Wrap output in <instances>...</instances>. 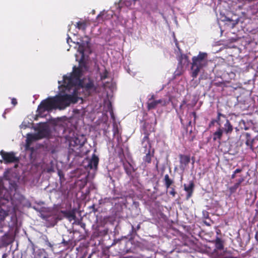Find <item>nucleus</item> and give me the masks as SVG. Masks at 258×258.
<instances>
[{"instance_id": "obj_25", "label": "nucleus", "mask_w": 258, "mask_h": 258, "mask_svg": "<svg viewBox=\"0 0 258 258\" xmlns=\"http://www.w3.org/2000/svg\"><path fill=\"white\" fill-rule=\"evenodd\" d=\"M37 137L35 136V134L34 135H29L27 138L26 147L33 141L38 140Z\"/></svg>"}, {"instance_id": "obj_35", "label": "nucleus", "mask_w": 258, "mask_h": 258, "mask_svg": "<svg viewBox=\"0 0 258 258\" xmlns=\"http://www.w3.org/2000/svg\"><path fill=\"white\" fill-rule=\"evenodd\" d=\"M216 123V120H215L214 119H212V120L211 121L210 123V124H209V126H211L212 125H214V124Z\"/></svg>"}, {"instance_id": "obj_46", "label": "nucleus", "mask_w": 258, "mask_h": 258, "mask_svg": "<svg viewBox=\"0 0 258 258\" xmlns=\"http://www.w3.org/2000/svg\"><path fill=\"white\" fill-rule=\"evenodd\" d=\"M236 23H235V22H233V23H232L233 27H234V25H235V24H236Z\"/></svg>"}, {"instance_id": "obj_30", "label": "nucleus", "mask_w": 258, "mask_h": 258, "mask_svg": "<svg viewBox=\"0 0 258 258\" xmlns=\"http://www.w3.org/2000/svg\"><path fill=\"white\" fill-rule=\"evenodd\" d=\"M170 188H171V190L169 191V194L173 197H175L176 194L175 188L172 187H170Z\"/></svg>"}, {"instance_id": "obj_24", "label": "nucleus", "mask_w": 258, "mask_h": 258, "mask_svg": "<svg viewBox=\"0 0 258 258\" xmlns=\"http://www.w3.org/2000/svg\"><path fill=\"white\" fill-rule=\"evenodd\" d=\"M132 226V231L130 233L131 236L132 238H134L136 235H137V231H138L140 228V224H139L135 228L133 225Z\"/></svg>"}, {"instance_id": "obj_6", "label": "nucleus", "mask_w": 258, "mask_h": 258, "mask_svg": "<svg viewBox=\"0 0 258 258\" xmlns=\"http://www.w3.org/2000/svg\"><path fill=\"white\" fill-rule=\"evenodd\" d=\"M146 104L147 109L150 110L156 109L159 106H165L167 104V102L165 99L155 100V96L153 94L148 96Z\"/></svg>"}, {"instance_id": "obj_48", "label": "nucleus", "mask_w": 258, "mask_h": 258, "mask_svg": "<svg viewBox=\"0 0 258 258\" xmlns=\"http://www.w3.org/2000/svg\"><path fill=\"white\" fill-rule=\"evenodd\" d=\"M228 20L229 21H231V20H230V19H228Z\"/></svg>"}, {"instance_id": "obj_40", "label": "nucleus", "mask_w": 258, "mask_h": 258, "mask_svg": "<svg viewBox=\"0 0 258 258\" xmlns=\"http://www.w3.org/2000/svg\"><path fill=\"white\" fill-rule=\"evenodd\" d=\"M254 238L255 239L256 241L258 242V233H257V231H256V233H255V236H254Z\"/></svg>"}, {"instance_id": "obj_21", "label": "nucleus", "mask_w": 258, "mask_h": 258, "mask_svg": "<svg viewBox=\"0 0 258 258\" xmlns=\"http://www.w3.org/2000/svg\"><path fill=\"white\" fill-rule=\"evenodd\" d=\"M164 182L166 188H169L171 185L173 183V180L170 178L168 174H166L164 176Z\"/></svg>"}, {"instance_id": "obj_37", "label": "nucleus", "mask_w": 258, "mask_h": 258, "mask_svg": "<svg viewBox=\"0 0 258 258\" xmlns=\"http://www.w3.org/2000/svg\"><path fill=\"white\" fill-rule=\"evenodd\" d=\"M242 171V169H240V168H237L236 169H235L234 172V173H240Z\"/></svg>"}, {"instance_id": "obj_43", "label": "nucleus", "mask_w": 258, "mask_h": 258, "mask_svg": "<svg viewBox=\"0 0 258 258\" xmlns=\"http://www.w3.org/2000/svg\"><path fill=\"white\" fill-rule=\"evenodd\" d=\"M92 208H93V211L94 212H97V210L95 208V206L94 205H93L92 206Z\"/></svg>"}, {"instance_id": "obj_4", "label": "nucleus", "mask_w": 258, "mask_h": 258, "mask_svg": "<svg viewBox=\"0 0 258 258\" xmlns=\"http://www.w3.org/2000/svg\"><path fill=\"white\" fill-rule=\"evenodd\" d=\"M75 88L78 89L80 94V90L82 89L85 97L89 96L92 94L96 93L97 91V86L95 85L94 81L89 78L83 79L79 85Z\"/></svg>"}, {"instance_id": "obj_19", "label": "nucleus", "mask_w": 258, "mask_h": 258, "mask_svg": "<svg viewBox=\"0 0 258 258\" xmlns=\"http://www.w3.org/2000/svg\"><path fill=\"white\" fill-rule=\"evenodd\" d=\"M221 117H223L225 118V120L226 118H227L226 115L225 114H222L220 111H218L217 112V116L216 118L214 119L215 120H216V123L218 125L219 127H221V126L222 125V123L224 122L221 120Z\"/></svg>"}, {"instance_id": "obj_45", "label": "nucleus", "mask_w": 258, "mask_h": 258, "mask_svg": "<svg viewBox=\"0 0 258 258\" xmlns=\"http://www.w3.org/2000/svg\"><path fill=\"white\" fill-rule=\"evenodd\" d=\"M176 45L177 47L178 48V50H180V49L179 48L177 43H176Z\"/></svg>"}, {"instance_id": "obj_9", "label": "nucleus", "mask_w": 258, "mask_h": 258, "mask_svg": "<svg viewBox=\"0 0 258 258\" xmlns=\"http://www.w3.org/2000/svg\"><path fill=\"white\" fill-rule=\"evenodd\" d=\"M181 169L184 170L190 162V158L189 155L180 154L179 155Z\"/></svg>"}, {"instance_id": "obj_29", "label": "nucleus", "mask_w": 258, "mask_h": 258, "mask_svg": "<svg viewBox=\"0 0 258 258\" xmlns=\"http://www.w3.org/2000/svg\"><path fill=\"white\" fill-rule=\"evenodd\" d=\"M108 71L105 69L104 71L101 74V80H105L108 77Z\"/></svg>"}, {"instance_id": "obj_50", "label": "nucleus", "mask_w": 258, "mask_h": 258, "mask_svg": "<svg viewBox=\"0 0 258 258\" xmlns=\"http://www.w3.org/2000/svg\"><path fill=\"white\" fill-rule=\"evenodd\" d=\"M257 233H258V230H257Z\"/></svg>"}, {"instance_id": "obj_17", "label": "nucleus", "mask_w": 258, "mask_h": 258, "mask_svg": "<svg viewBox=\"0 0 258 258\" xmlns=\"http://www.w3.org/2000/svg\"><path fill=\"white\" fill-rule=\"evenodd\" d=\"M99 162V158L96 156L95 154H93L92 158L90 160L89 162L88 166L90 167V168H97L98 164Z\"/></svg>"}, {"instance_id": "obj_49", "label": "nucleus", "mask_w": 258, "mask_h": 258, "mask_svg": "<svg viewBox=\"0 0 258 258\" xmlns=\"http://www.w3.org/2000/svg\"><path fill=\"white\" fill-rule=\"evenodd\" d=\"M13 258H14V256H13Z\"/></svg>"}, {"instance_id": "obj_23", "label": "nucleus", "mask_w": 258, "mask_h": 258, "mask_svg": "<svg viewBox=\"0 0 258 258\" xmlns=\"http://www.w3.org/2000/svg\"><path fill=\"white\" fill-rule=\"evenodd\" d=\"M8 215V213L7 211L3 209L0 210V228L3 227L2 222L5 220Z\"/></svg>"}, {"instance_id": "obj_38", "label": "nucleus", "mask_w": 258, "mask_h": 258, "mask_svg": "<svg viewBox=\"0 0 258 258\" xmlns=\"http://www.w3.org/2000/svg\"><path fill=\"white\" fill-rule=\"evenodd\" d=\"M255 207H256V209L255 210V213L257 215H258V200L257 201V202L255 204Z\"/></svg>"}, {"instance_id": "obj_41", "label": "nucleus", "mask_w": 258, "mask_h": 258, "mask_svg": "<svg viewBox=\"0 0 258 258\" xmlns=\"http://www.w3.org/2000/svg\"><path fill=\"white\" fill-rule=\"evenodd\" d=\"M236 177V173H234V172L233 171V174L231 175V179H234Z\"/></svg>"}, {"instance_id": "obj_22", "label": "nucleus", "mask_w": 258, "mask_h": 258, "mask_svg": "<svg viewBox=\"0 0 258 258\" xmlns=\"http://www.w3.org/2000/svg\"><path fill=\"white\" fill-rule=\"evenodd\" d=\"M135 3V0H120L119 5L121 7L125 6L127 8H129L132 6L133 4H134Z\"/></svg>"}, {"instance_id": "obj_1", "label": "nucleus", "mask_w": 258, "mask_h": 258, "mask_svg": "<svg viewBox=\"0 0 258 258\" xmlns=\"http://www.w3.org/2000/svg\"><path fill=\"white\" fill-rule=\"evenodd\" d=\"M80 95L78 89L75 88L71 94L60 93L55 96L57 108L60 110L64 109L71 104L77 103L79 99L82 100V98L80 97Z\"/></svg>"}, {"instance_id": "obj_34", "label": "nucleus", "mask_w": 258, "mask_h": 258, "mask_svg": "<svg viewBox=\"0 0 258 258\" xmlns=\"http://www.w3.org/2000/svg\"><path fill=\"white\" fill-rule=\"evenodd\" d=\"M191 114L193 116V117L194 118V122H196V118H197L196 112L194 111V112L191 113Z\"/></svg>"}, {"instance_id": "obj_42", "label": "nucleus", "mask_w": 258, "mask_h": 258, "mask_svg": "<svg viewBox=\"0 0 258 258\" xmlns=\"http://www.w3.org/2000/svg\"><path fill=\"white\" fill-rule=\"evenodd\" d=\"M58 174L60 178L61 177V176H63V174L61 173L60 171L58 172Z\"/></svg>"}, {"instance_id": "obj_36", "label": "nucleus", "mask_w": 258, "mask_h": 258, "mask_svg": "<svg viewBox=\"0 0 258 258\" xmlns=\"http://www.w3.org/2000/svg\"><path fill=\"white\" fill-rule=\"evenodd\" d=\"M149 140V134H147L146 135V136L143 138V141H148Z\"/></svg>"}, {"instance_id": "obj_27", "label": "nucleus", "mask_w": 258, "mask_h": 258, "mask_svg": "<svg viewBox=\"0 0 258 258\" xmlns=\"http://www.w3.org/2000/svg\"><path fill=\"white\" fill-rule=\"evenodd\" d=\"M240 185L236 182L233 186L229 187V190L231 194L235 192Z\"/></svg>"}, {"instance_id": "obj_31", "label": "nucleus", "mask_w": 258, "mask_h": 258, "mask_svg": "<svg viewBox=\"0 0 258 258\" xmlns=\"http://www.w3.org/2000/svg\"><path fill=\"white\" fill-rule=\"evenodd\" d=\"M245 177L244 176H241L240 178L236 180V182L240 185L244 181Z\"/></svg>"}, {"instance_id": "obj_10", "label": "nucleus", "mask_w": 258, "mask_h": 258, "mask_svg": "<svg viewBox=\"0 0 258 258\" xmlns=\"http://www.w3.org/2000/svg\"><path fill=\"white\" fill-rule=\"evenodd\" d=\"M50 135V130L48 128L43 127L39 129L35 134V136L37 137L38 140L44 138H48Z\"/></svg>"}, {"instance_id": "obj_7", "label": "nucleus", "mask_w": 258, "mask_h": 258, "mask_svg": "<svg viewBox=\"0 0 258 258\" xmlns=\"http://www.w3.org/2000/svg\"><path fill=\"white\" fill-rule=\"evenodd\" d=\"M85 136L83 135H77L72 137L70 141V147L71 149L75 151L76 149H80L86 142Z\"/></svg>"}, {"instance_id": "obj_33", "label": "nucleus", "mask_w": 258, "mask_h": 258, "mask_svg": "<svg viewBox=\"0 0 258 258\" xmlns=\"http://www.w3.org/2000/svg\"><path fill=\"white\" fill-rule=\"evenodd\" d=\"M45 243H46V245H47L48 247H49L50 248L52 249L53 245L48 240H46L45 241Z\"/></svg>"}, {"instance_id": "obj_44", "label": "nucleus", "mask_w": 258, "mask_h": 258, "mask_svg": "<svg viewBox=\"0 0 258 258\" xmlns=\"http://www.w3.org/2000/svg\"><path fill=\"white\" fill-rule=\"evenodd\" d=\"M7 257V253L3 254V255L2 256V258H6Z\"/></svg>"}, {"instance_id": "obj_5", "label": "nucleus", "mask_w": 258, "mask_h": 258, "mask_svg": "<svg viewBox=\"0 0 258 258\" xmlns=\"http://www.w3.org/2000/svg\"><path fill=\"white\" fill-rule=\"evenodd\" d=\"M57 108V104L55 97H48L42 100L38 105L37 112L38 114L41 115L46 111H51Z\"/></svg>"}, {"instance_id": "obj_32", "label": "nucleus", "mask_w": 258, "mask_h": 258, "mask_svg": "<svg viewBox=\"0 0 258 258\" xmlns=\"http://www.w3.org/2000/svg\"><path fill=\"white\" fill-rule=\"evenodd\" d=\"M11 103L12 104L14 105V106H15L17 104V100L16 98H13L12 99V101H11Z\"/></svg>"}, {"instance_id": "obj_15", "label": "nucleus", "mask_w": 258, "mask_h": 258, "mask_svg": "<svg viewBox=\"0 0 258 258\" xmlns=\"http://www.w3.org/2000/svg\"><path fill=\"white\" fill-rule=\"evenodd\" d=\"M224 133L221 130L220 127H218L217 131L213 134V140L214 141H218L219 143H221L223 135Z\"/></svg>"}, {"instance_id": "obj_51", "label": "nucleus", "mask_w": 258, "mask_h": 258, "mask_svg": "<svg viewBox=\"0 0 258 258\" xmlns=\"http://www.w3.org/2000/svg\"><path fill=\"white\" fill-rule=\"evenodd\" d=\"M21 258H22V257H21Z\"/></svg>"}, {"instance_id": "obj_18", "label": "nucleus", "mask_w": 258, "mask_h": 258, "mask_svg": "<svg viewBox=\"0 0 258 258\" xmlns=\"http://www.w3.org/2000/svg\"><path fill=\"white\" fill-rule=\"evenodd\" d=\"M154 150L151 152L150 149L149 150L147 153H146V155L143 157V161L145 163L149 164L151 162L152 158L154 156Z\"/></svg>"}, {"instance_id": "obj_39", "label": "nucleus", "mask_w": 258, "mask_h": 258, "mask_svg": "<svg viewBox=\"0 0 258 258\" xmlns=\"http://www.w3.org/2000/svg\"><path fill=\"white\" fill-rule=\"evenodd\" d=\"M62 243H63L64 246H67L69 244V242L66 241L64 239H63Z\"/></svg>"}, {"instance_id": "obj_47", "label": "nucleus", "mask_w": 258, "mask_h": 258, "mask_svg": "<svg viewBox=\"0 0 258 258\" xmlns=\"http://www.w3.org/2000/svg\"><path fill=\"white\" fill-rule=\"evenodd\" d=\"M43 258H47V257L46 255H44V256H43Z\"/></svg>"}, {"instance_id": "obj_2", "label": "nucleus", "mask_w": 258, "mask_h": 258, "mask_svg": "<svg viewBox=\"0 0 258 258\" xmlns=\"http://www.w3.org/2000/svg\"><path fill=\"white\" fill-rule=\"evenodd\" d=\"M82 76V69L79 67H74L73 72L69 76H63L62 84L59 86V88L63 87L65 90H69L72 87L78 86L83 80L81 79Z\"/></svg>"}, {"instance_id": "obj_20", "label": "nucleus", "mask_w": 258, "mask_h": 258, "mask_svg": "<svg viewBox=\"0 0 258 258\" xmlns=\"http://www.w3.org/2000/svg\"><path fill=\"white\" fill-rule=\"evenodd\" d=\"M87 26L86 21H79L76 23V27L78 29L82 30L85 32Z\"/></svg>"}, {"instance_id": "obj_16", "label": "nucleus", "mask_w": 258, "mask_h": 258, "mask_svg": "<svg viewBox=\"0 0 258 258\" xmlns=\"http://www.w3.org/2000/svg\"><path fill=\"white\" fill-rule=\"evenodd\" d=\"M215 244V249L222 250L224 249V241L221 238L217 237L215 240L213 241Z\"/></svg>"}, {"instance_id": "obj_26", "label": "nucleus", "mask_w": 258, "mask_h": 258, "mask_svg": "<svg viewBox=\"0 0 258 258\" xmlns=\"http://www.w3.org/2000/svg\"><path fill=\"white\" fill-rule=\"evenodd\" d=\"M113 136L116 137L118 142H119L120 140H121V134L119 133V130L117 126L113 127Z\"/></svg>"}, {"instance_id": "obj_11", "label": "nucleus", "mask_w": 258, "mask_h": 258, "mask_svg": "<svg viewBox=\"0 0 258 258\" xmlns=\"http://www.w3.org/2000/svg\"><path fill=\"white\" fill-rule=\"evenodd\" d=\"M224 122V126L222 127V125L221 126V130L226 135L230 134L233 132V130L232 125L227 118H226Z\"/></svg>"}, {"instance_id": "obj_13", "label": "nucleus", "mask_w": 258, "mask_h": 258, "mask_svg": "<svg viewBox=\"0 0 258 258\" xmlns=\"http://www.w3.org/2000/svg\"><path fill=\"white\" fill-rule=\"evenodd\" d=\"M122 165L125 173L129 177L133 178V173L135 171V170L132 165L130 162H123Z\"/></svg>"}, {"instance_id": "obj_28", "label": "nucleus", "mask_w": 258, "mask_h": 258, "mask_svg": "<svg viewBox=\"0 0 258 258\" xmlns=\"http://www.w3.org/2000/svg\"><path fill=\"white\" fill-rule=\"evenodd\" d=\"M44 255H46L43 250L39 249L34 254V258H43Z\"/></svg>"}, {"instance_id": "obj_8", "label": "nucleus", "mask_w": 258, "mask_h": 258, "mask_svg": "<svg viewBox=\"0 0 258 258\" xmlns=\"http://www.w3.org/2000/svg\"><path fill=\"white\" fill-rule=\"evenodd\" d=\"M0 155L5 164L18 163L19 161V158L16 156L14 152H7L2 150L0 151Z\"/></svg>"}, {"instance_id": "obj_3", "label": "nucleus", "mask_w": 258, "mask_h": 258, "mask_svg": "<svg viewBox=\"0 0 258 258\" xmlns=\"http://www.w3.org/2000/svg\"><path fill=\"white\" fill-rule=\"evenodd\" d=\"M208 54L206 52H200L197 56L192 57L191 70V77L196 78L202 68L208 64Z\"/></svg>"}, {"instance_id": "obj_12", "label": "nucleus", "mask_w": 258, "mask_h": 258, "mask_svg": "<svg viewBox=\"0 0 258 258\" xmlns=\"http://www.w3.org/2000/svg\"><path fill=\"white\" fill-rule=\"evenodd\" d=\"M60 213H62L64 217L67 218L70 221L75 220L76 219V211L75 209L72 210H61Z\"/></svg>"}, {"instance_id": "obj_14", "label": "nucleus", "mask_w": 258, "mask_h": 258, "mask_svg": "<svg viewBox=\"0 0 258 258\" xmlns=\"http://www.w3.org/2000/svg\"><path fill=\"white\" fill-rule=\"evenodd\" d=\"M194 187L195 184L193 181H190L189 184L188 186H187L185 184L184 185V189L187 192L186 197V200H188L191 197L194 192Z\"/></svg>"}]
</instances>
